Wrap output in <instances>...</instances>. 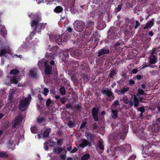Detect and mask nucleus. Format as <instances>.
I'll return each mask as SVG.
<instances>
[{"instance_id":"393cba45","label":"nucleus","mask_w":160,"mask_h":160,"mask_svg":"<svg viewBox=\"0 0 160 160\" xmlns=\"http://www.w3.org/2000/svg\"><path fill=\"white\" fill-rule=\"evenodd\" d=\"M129 88H124L121 90H118V95L121 94H124L125 93L127 92L128 91Z\"/></svg>"},{"instance_id":"864d4df0","label":"nucleus","mask_w":160,"mask_h":160,"mask_svg":"<svg viewBox=\"0 0 160 160\" xmlns=\"http://www.w3.org/2000/svg\"><path fill=\"white\" fill-rule=\"evenodd\" d=\"M121 44L119 42H117L115 45V48L116 50H117V49L120 47L121 46Z\"/></svg>"},{"instance_id":"ea45409f","label":"nucleus","mask_w":160,"mask_h":160,"mask_svg":"<svg viewBox=\"0 0 160 160\" xmlns=\"http://www.w3.org/2000/svg\"><path fill=\"white\" fill-rule=\"evenodd\" d=\"M98 146L101 150H103L104 149V147L102 142L101 141H99L98 143Z\"/></svg>"},{"instance_id":"13d9d810","label":"nucleus","mask_w":160,"mask_h":160,"mask_svg":"<svg viewBox=\"0 0 160 160\" xmlns=\"http://www.w3.org/2000/svg\"><path fill=\"white\" fill-rule=\"evenodd\" d=\"M80 8L83 9H86L87 8L88 6L87 5H85L83 6H81L79 7V8Z\"/></svg>"},{"instance_id":"a18cd8bd","label":"nucleus","mask_w":160,"mask_h":160,"mask_svg":"<svg viewBox=\"0 0 160 160\" xmlns=\"http://www.w3.org/2000/svg\"><path fill=\"white\" fill-rule=\"evenodd\" d=\"M86 135L88 139H89L90 140H92L93 136L91 133H86Z\"/></svg>"},{"instance_id":"f257e3e1","label":"nucleus","mask_w":160,"mask_h":160,"mask_svg":"<svg viewBox=\"0 0 160 160\" xmlns=\"http://www.w3.org/2000/svg\"><path fill=\"white\" fill-rule=\"evenodd\" d=\"M29 17L31 18H33L34 19L32 20L31 22V27L34 29V31L30 33L31 36L34 35L35 31H37V32L39 33L40 32V29H44L46 23H39V22L41 20V17L35 13H31Z\"/></svg>"},{"instance_id":"603ef678","label":"nucleus","mask_w":160,"mask_h":160,"mask_svg":"<svg viewBox=\"0 0 160 160\" xmlns=\"http://www.w3.org/2000/svg\"><path fill=\"white\" fill-rule=\"evenodd\" d=\"M44 121V118H38L37 119V121L38 123H42Z\"/></svg>"},{"instance_id":"4c0bfd02","label":"nucleus","mask_w":160,"mask_h":160,"mask_svg":"<svg viewBox=\"0 0 160 160\" xmlns=\"http://www.w3.org/2000/svg\"><path fill=\"white\" fill-rule=\"evenodd\" d=\"M50 128L47 129L46 130L43 134V136L44 138L47 137L49 134V133L50 132Z\"/></svg>"},{"instance_id":"4d7b16f0","label":"nucleus","mask_w":160,"mask_h":160,"mask_svg":"<svg viewBox=\"0 0 160 160\" xmlns=\"http://www.w3.org/2000/svg\"><path fill=\"white\" fill-rule=\"evenodd\" d=\"M66 101V99L65 98H60V101L62 103L64 104Z\"/></svg>"},{"instance_id":"69168bd1","label":"nucleus","mask_w":160,"mask_h":160,"mask_svg":"<svg viewBox=\"0 0 160 160\" xmlns=\"http://www.w3.org/2000/svg\"><path fill=\"white\" fill-rule=\"evenodd\" d=\"M71 107V104L70 103H68L66 105V107L67 108L69 109Z\"/></svg>"},{"instance_id":"2eb2a0df","label":"nucleus","mask_w":160,"mask_h":160,"mask_svg":"<svg viewBox=\"0 0 160 160\" xmlns=\"http://www.w3.org/2000/svg\"><path fill=\"white\" fill-rule=\"evenodd\" d=\"M102 92L103 93L106 94L107 96L110 98V100H112L114 99V96L113 95V93L110 89H109L108 88H106L103 90Z\"/></svg>"},{"instance_id":"f8f14e48","label":"nucleus","mask_w":160,"mask_h":160,"mask_svg":"<svg viewBox=\"0 0 160 160\" xmlns=\"http://www.w3.org/2000/svg\"><path fill=\"white\" fill-rule=\"evenodd\" d=\"M23 116L22 115L18 116L12 122V127L13 128H16L22 121Z\"/></svg>"},{"instance_id":"3c124183","label":"nucleus","mask_w":160,"mask_h":160,"mask_svg":"<svg viewBox=\"0 0 160 160\" xmlns=\"http://www.w3.org/2000/svg\"><path fill=\"white\" fill-rule=\"evenodd\" d=\"M122 5H118V7L117 8H116L115 9V10L117 12H118L119 11L121 8H122Z\"/></svg>"},{"instance_id":"7ed1b4c3","label":"nucleus","mask_w":160,"mask_h":160,"mask_svg":"<svg viewBox=\"0 0 160 160\" xmlns=\"http://www.w3.org/2000/svg\"><path fill=\"white\" fill-rule=\"evenodd\" d=\"M62 50L58 48L57 46H49L48 52L45 54V57L49 60L54 59L55 57L58 54H61Z\"/></svg>"},{"instance_id":"5701e85b","label":"nucleus","mask_w":160,"mask_h":160,"mask_svg":"<svg viewBox=\"0 0 160 160\" xmlns=\"http://www.w3.org/2000/svg\"><path fill=\"white\" fill-rule=\"evenodd\" d=\"M89 143L85 139H82L79 144V147L82 148H83L87 145Z\"/></svg>"},{"instance_id":"cd10ccee","label":"nucleus","mask_w":160,"mask_h":160,"mask_svg":"<svg viewBox=\"0 0 160 160\" xmlns=\"http://www.w3.org/2000/svg\"><path fill=\"white\" fill-rule=\"evenodd\" d=\"M29 74L30 76L33 78H36L37 76L36 72L35 71L32 70H31L29 71Z\"/></svg>"},{"instance_id":"58836bf2","label":"nucleus","mask_w":160,"mask_h":160,"mask_svg":"<svg viewBox=\"0 0 160 160\" xmlns=\"http://www.w3.org/2000/svg\"><path fill=\"white\" fill-rule=\"evenodd\" d=\"M94 24V22L92 21H89L88 22L87 27H91V29H92L93 28V25Z\"/></svg>"},{"instance_id":"20e7f679","label":"nucleus","mask_w":160,"mask_h":160,"mask_svg":"<svg viewBox=\"0 0 160 160\" xmlns=\"http://www.w3.org/2000/svg\"><path fill=\"white\" fill-rule=\"evenodd\" d=\"M130 148L131 146L128 144H123L117 148L111 146L108 149L107 152L110 155L112 156L116 154L117 150H119L122 153L124 152L127 149Z\"/></svg>"},{"instance_id":"a19ab883","label":"nucleus","mask_w":160,"mask_h":160,"mask_svg":"<svg viewBox=\"0 0 160 160\" xmlns=\"http://www.w3.org/2000/svg\"><path fill=\"white\" fill-rule=\"evenodd\" d=\"M49 92L48 89L45 88H44L42 91V93L45 96H46L48 95Z\"/></svg>"},{"instance_id":"c9c22d12","label":"nucleus","mask_w":160,"mask_h":160,"mask_svg":"<svg viewBox=\"0 0 160 160\" xmlns=\"http://www.w3.org/2000/svg\"><path fill=\"white\" fill-rule=\"evenodd\" d=\"M121 101H123L125 104H127L129 102L128 99L126 96L123 97L121 99Z\"/></svg>"},{"instance_id":"4be33fe9","label":"nucleus","mask_w":160,"mask_h":160,"mask_svg":"<svg viewBox=\"0 0 160 160\" xmlns=\"http://www.w3.org/2000/svg\"><path fill=\"white\" fill-rule=\"evenodd\" d=\"M148 62L150 64H155L157 62V59L153 55H151L149 57Z\"/></svg>"},{"instance_id":"e433bc0d","label":"nucleus","mask_w":160,"mask_h":160,"mask_svg":"<svg viewBox=\"0 0 160 160\" xmlns=\"http://www.w3.org/2000/svg\"><path fill=\"white\" fill-rule=\"evenodd\" d=\"M90 158V155L88 153L84 154L81 158V160H87Z\"/></svg>"},{"instance_id":"473e14b6","label":"nucleus","mask_w":160,"mask_h":160,"mask_svg":"<svg viewBox=\"0 0 160 160\" xmlns=\"http://www.w3.org/2000/svg\"><path fill=\"white\" fill-rule=\"evenodd\" d=\"M8 155L5 152L0 151V158H6L8 157Z\"/></svg>"},{"instance_id":"f03ea898","label":"nucleus","mask_w":160,"mask_h":160,"mask_svg":"<svg viewBox=\"0 0 160 160\" xmlns=\"http://www.w3.org/2000/svg\"><path fill=\"white\" fill-rule=\"evenodd\" d=\"M113 129L115 131L113 136H112L113 140H118L120 139L123 140L126 136L128 130L126 126L121 125L120 123H118Z\"/></svg>"},{"instance_id":"2f4dec72","label":"nucleus","mask_w":160,"mask_h":160,"mask_svg":"<svg viewBox=\"0 0 160 160\" xmlns=\"http://www.w3.org/2000/svg\"><path fill=\"white\" fill-rule=\"evenodd\" d=\"M144 108L143 107H141L138 108V110L141 112L140 117L141 119L143 118L142 114L143 112H144Z\"/></svg>"},{"instance_id":"de8ad7c7","label":"nucleus","mask_w":160,"mask_h":160,"mask_svg":"<svg viewBox=\"0 0 160 160\" xmlns=\"http://www.w3.org/2000/svg\"><path fill=\"white\" fill-rule=\"evenodd\" d=\"M62 150V149L61 148H58V149H54L53 152L55 153H60Z\"/></svg>"},{"instance_id":"c756f323","label":"nucleus","mask_w":160,"mask_h":160,"mask_svg":"<svg viewBox=\"0 0 160 160\" xmlns=\"http://www.w3.org/2000/svg\"><path fill=\"white\" fill-rule=\"evenodd\" d=\"M62 8L59 6H58L54 9V11L55 12L57 13H59L61 12L62 11Z\"/></svg>"},{"instance_id":"338daca9","label":"nucleus","mask_w":160,"mask_h":160,"mask_svg":"<svg viewBox=\"0 0 160 160\" xmlns=\"http://www.w3.org/2000/svg\"><path fill=\"white\" fill-rule=\"evenodd\" d=\"M13 143V140H10L8 142V144L9 145L11 146Z\"/></svg>"},{"instance_id":"e2e57ef3","label":"nucleus","mask_w":160,"mask_h":160,"mask_svg":"<svg viewBox=\"0 0 160 160\" xmlns=\"http://www.w3.org/2000/svg\"><path fill=\"white\" fill-rule=\"evenodd\" d=\"M129 83L131 85L134 84H135V82L132 79H130L129 81Z\"/></svg>"},{"instance_id":"4468645a","label":"nucleus","mask_w":160,"mask_h":160,"mask_svg":"<svg viewBox=\"0 0 160 160\" xmlns=\"http://www.w3.org/2000/svg\"><path fill=\"white\" fill-rule=\"evenodd\" d=\"M116 30L117 29H114L113 28H111L108 32V37L113 39L115 38L117 35Z\"/></svg>"},{"instance_id":"aec40b11","label":"nucleus","mask_w":160,"mask_h":160,"mask_svg":"<svg viewBox=\"0 0 160 160\" xmlns=\"http://www.w3.org/2000/svg\"><path fill=\"white\" fill-rule=\"evenodd\" d=\"M1 28L0 29V34L3 37H5L7 36V31L5 27L0 25Z\"/></svg>"},{"instance_id":"7c9ffc66","label":"nucleus","mask_w":160,"mask_h":160,"mask_svg":"<svg viewBox=\"0 0 160 160\" xmlns=\"http://www.w3.org/2000/svg\"><path fill=\"white\" fill-rule=\"evenodd\" d=\"M159 127L157 124L154 125L152 127V131L155 132H158L159 131Z\"/></svg>"},{"instance_id":"052dcab7","label":"nucleus","mask_w":160,"mask_h":160,"mask_svg":"<svg viewBox=\"0 0 160 160\" xmlns=\"http://www.w3.org/2000/svg\"><path fill=\"white\" fill-rule=\"evenodd\" d=\"M87 122H83L82 124H81L80 126V129H81L82 128H83L86 125Z\"/></svg>"},{"instance_id":"8fccbe9b","label":"nucleus","mask_w":160,"mask_h":160,"mask_svg":"<svg viewBox=\"0 0 160 160\" xmlns=\"http://www.w3.org/2000/svg\"><path fill=\"white\" fill-rule=\"evenodd\" d=\"M66 153H62L60 155V158L62 160H65L66 159Z\"/></svg>"},{"instance_id":"09e8293b","label":"nucleus","mask_w":160,"mask_h":160,"mask_svg":"<svg viewBox=\"0 0 160 160\" xmlns=\"http://www.w3.org/2000/svg\"><path fill=\"white\" fill-rule=\"evenodd\" d=\"M51 103V101L50 99H48L46 102V105L48 107H49L50 104Z\"/></svg>"},{"instance_id":"c03bdc74","label":"nucleus","mask_w":160,"mask_h":160,"mask_svg":"<svg viewBox=\"0 0 160 160\" xmlns=\"http://www.w3.org/2000/svg\"><path fill=\"white\" fill-rule=\"evenodd\" d=\"M116 74V72L114 70H113L112 71L110 74H109V77L111 78L113 77Z\"/></svg>"},{"instance_id":"5fc2aeb1","label":"nucleus","mask_w":160,"mask_h":160,"mask_svg":"<svg viewBox=\"0 0 160 160\" xmlns=\"http://www.w3.org/2000/svg\"><path fill=\"white\" fill-rule=\"evenodd\" d=\"M140 23L138 21H136L135 22V25L134 26V28L136 29L139 26Z\"/></svg>"},{"instance_id":"6e6552de","label":"nucleus","mask_w":160,"mask_h":160,"mask_svg":"<svg viewBox=\"0 0 160 160\" xmlns=\"http://www.w3.org/2000/svg\"><path fill=\"white\" fill-rule=\"evenodd\" d=\"M31 98L30 94H29L28 97L21 100L20 101L19 109L22 111L26 110L29 105Z\"/></svg>"},{"instance_id":"6ab92c4d","label":"nucleus","mask_w":160,"mask_h":160,"mask_svg":"<svg viewBox=\"0 0 160 160\" xmlns=\"http://www.w3.org/2000/svg\"><path fill=\"white\" fill-rule=\"evenodd\" d=\"M71 54L72 57L78 58L82 55V52L81 51L77 49L74 50L72 53Z\"/></svg>"},{"instance_id":"774afa93","label":"nucleus","mask_w":160,"mask_h":160,"mask_svg":"<svg viewBox=\"0 0 160 160\" xmlns=\"http://www.w3.org/2000/svg\"><path fill=\"white\" fill-rule=\"evenodd\" d=\"M136 78L138 80H140L142 78V76L140 75H138L136 77Z\"/></svg>"},{"instance_id":"bb28decb","label":"nucleus","mask_w":160,"mask_h":160,"mask_svg":"<svg viewBox=\"0 0 160 160\" xmlns=\"http://www.w3.org/2000/svg\"><path fill=\"white\" fill-rule=\"evenodd\" d=\"M100 12L97 11V10L92 11L90 13L89 15L92 17H94L95 16H98L99 15Z\"/></svg>"},{"instance_id":"49530a36","label":"nucleus","mask_w":160,"mask_h":160,"mask_svg":"<svg viewBox=\"0 0 160 160\" xmlns=\"http://www.w3.org/2000/svg\"><path fill=\"white\" fill-rule=\"evenodd\" d=\"M68 126L70 128H72L75 126V123L74 122L72 121H71L68 122Z\"/></svg>"},{"instance_id":"423d86ee","label":"nucleus","mask_w":160,"mask_h":160,"mask_svg":"<svg viewBox=\"0 0 160 160\" xmlns=\"http://www.w3.org/2000/svg\"><path fill=\"white\" fill-rule=\"evenodd\" d=\"M19 71L16 69H14L11 70L10 72L11 77L10 82L9 83L6 84L10 85L12 83L17 84L20 80V78L17 75L19 73Z\"/></svg>"},{"instance_id":"0eeeda50","label":"nucleus","mask_w":160,"mask_h":160,"mask_svg":"<svg viewBox=\"0 0 160 160\" xmlns=\"http://www.w3.org/2000/svg\"><path fill=\"white\" fill-rule=\"evenodd\" d=\"M48 63L49 62L48 60L43 58L39 61L38 63V65L40 68H41L43 65H44L45 73L47 74H50L52 70L51 67L49 65Z\"/></svg>"},{"instance_id":"f704fd0d","label":"nucleus","mask_w":160,"mask_h":160,"mask_svg":"<svg viewBox=\"0 0 160 160\" xmlns=\"http://www.w3.org/2000/svg\"><path fill=\"white\" fill-rule=\"evenodd\" d=\"M71 50H72L71 49H70L69 50H66L64 51L63 52V55L65 57H66V58L68 57L69 56V54L68 53L69 52H71Z\"/></svg>"},{"instance_id":"39448f33","label":"nucleus","mask_w":160,"mask_h":160,"mask_svg":"<svg viewBox=\"0 0 160 160\" xmlns=\"http://www.w3.org/2000/svg\"><path fill=\"white\" fill-rule=\"evenodd\" d=\"M143 93L144 92L141 89H138V93L137 94V96L135 95L132 96L129 103V105L131 106L134 105L135 107H137L139 104V101L142 102L143 99L142 98H140L138 96V94L141 95L143 94Z\"/></svg>"},{"instance_id":"f3484780","label":"nucleus","mask_w":160,"mask_h":160,"mask_svg":"<svg viewBox=\"0 0 160 160\" xmlns=\"http://www.w3.org/2000/svg\"><path fill=\"white\" fill-rule=\"evenodd\" d=\"M11 51L9 46L6 47L5 49H3L1 50L0 49V56L5 55L7 53L11 54Z\"/></svg>"},{"instance_id":"72a5a7b5","label":"nucleus","mask_w":160,"mask_h":160,"mask_svg":"<svg viewBox=\"0 0 160 160\" xmlns=\"http://www.w3.org/2000/svg\"><path fill=\"white\" fill-rule=\"evenodd\" d=\"M31 130L32 132L33 133H36L37 132L38 128L37 127L34 125L31 127Z\"/></svg>"},{"instance_id":"412c9836","label":"nucleus","mask_w":160,"mask_h":160,"mask_svg":"<svg viewBox=\"0 0 160 160\" xmlns=\"http://www.w3.org/2000/svg\"><path fill=\"white\" fill-rule=\"evenodd\" d=\"M105 27V22L102 20L98 22L97 24V28L99 30L103 29Z\"/></svg>"},{"instance_id":"1a4fd4ad","label":"nucleus","mask_w":160,"mask_h":160,"mask_svg":"<svg viewBox=\"0 0 160 160\" xmlns=\"http://www.w3.org/2000/svg\"><path fill=\"white\" fill-rule=\"evenodd\" d=\"M37 42H36L35 44H34L33 43L30 44L28 43L26 45V44L23 43L21 46L19 48L18 50L19 51H26L27 50H33L35 49L37 46Z\"/></svg>"},{"instance_id":"a211bd4d","label":"nucleus","mask_w":160,"mask_h":160,"mask_svg":"<svg viewBox=\"0 0 160 160\" xmlns=\"http://www.w3.org/2000/svg\"><path fill=\"white\" fill-rule=\"evenodd\" d=\"M99 111L98 109L95 107L93 108L92 110V114L95 121H97L98 120V113Z\"/></svg>"},{"instance_id":"79ce46f5","label":"nucleus","mask_w":160,"mask_h":160,"mask_svg":"<svg viewBox=\"0 0 160 160\" xmlns=\"http://www.w3.org/2000/svg\"><path fill=\"white\" fill-rule=\"evenodd\" d=\"M60 92L61 94L63 95H64L66 93L65 88L63 87H62L60 90Z\"/></svg>"},{"instance_id":"ddd939ff","label":"nucleus","mask_w":160,"mask_h":160,"mask_svg":"<svg viewBox=\"0 0 160 160\" xmlns=\"http://www.w3.org/2000/svg\"><path fill=\"white\" fill-rule=\"evenodd\" d=\"M49 39L51 41H55L58 44H60L62 42V38L60 35H51L49 36Z\"/></svg>"},{"instance_id":"0e129e2a","label":"nucleus","mask_w":160,"mask_h":160,"mask_svg":"<svg viewBox=\"0 0 160 160\" xmlns=\"http://www.w3.org/2000/svg\"><path fill=\"white\" fill-rule=\"evenodd\" d=\"M72 28L70 27H68L67 30L69 32H71L72 31Z\"/></svg>"},{"instance_id":"bf43d9fd","label":"nucleus","mask_w":160,"mask_h":160,"mask_svg":"<svg viewBox=\"0 0 160 160\" xmlns=\"http://www.w3.org/2000/svg\"><path fill=\"white\" fill-rule=\"evenodd\" d=\"M48 143L47 142H45L44 144V149L46 150H47L48 149Z\"/></svg>"},{"instance_id":"9d476101","label":"nucleus","mask_w":160,"mask_h":160,"mask_svg":"<svg viewBox=\"0 0 160 160\" xmlns=\"http://www.w3.org/2000/svg\"><path fill=\"white\" fill-rule=\"evenodd\" d=\"M16 91L14 89H11L9 91V98L8 100L7 104L9 107H11L13 104V101H14V97H16L17 95H14Z\"/></svg>"},{"instance_id":"dca6fc26","label":"nucleus","mask_w":160,"mask_h":160,"mask_svg":"<svg viewBox=\"0 0 160 160\" xmlns=\"http://www.w3.org/2000/svg\"><path fill=\"white\" fill-rule=\"evenodd\" d=\"M109 52L110 51L109 48L105 47L99 51L98 56V57H100L103 54H108Z\"/></svg>"},{"instance_id":"c85d7f7f","label":"nucleus","mask_w":160,"mask_h":160,"mask_svg":"<svg viewBox=\"0 0 160 160\" xmlns=\"http://www.w3.org/2000/svg\"><path fill=\"white\" fill-rule=\"evenodd\" d=\"M153 22L152 21H150L147 23L145 26L144 27V29H146L150 28L153 26Z\"/></svg>"},{"instance_id":"9b49d317","label":"nucleus","mask_w":160,"mask_h":160,"mask_svg":"<svg viewBox=\"0 0 160 160\" xmlns=\"http://www.w3.org/2000/svg\"><path fill=\"white\" fill-rule=\"evenodd\" d=\"M75 29L78 32H81L83 29L84 23L82 21H76L74 23Z\"/></svg>"},{"instance_id":"a878e982","label":"nucleus","mask_w":160,"mask_h":160,"mask_svg":"<svg viewBox=\"0 0 160 160\" xmlns=\"http://www.w3.org/2000/svg\"><path fill=\"white\" fill-rule=\"evenodd\" d=\"M70 34L69 33H66V34H63L62 36V42H65L68 40L70 38Z\"/></svg>"},{"instance_id":"6e6d98bb","label":"nucleus","mask_w":160,"mask_h":160,"mask_svg":"<svg viewBox=\"0 0 160 160\" xmlns=\"http://www.w3.org/2000/svg\"><path fill=\"white\" fill-rule=\"evenodd\" d=\"M50 64L52 66L55 68L56 66V64L55 63V62L53 60H51L50 62Z\"/></svg>"},{"instance_id":"37998d69","label":"nucleus","mask_w":160,"mask_h":160,"mask_svg":"<svg viewBox=\"0 0 160 160\" xmlns=\"http://www.w3.org/2000/svg\"><path fill=\"white\" fill-rule=\"evenodd\" d=\"M118 105H119L118 102V100H116L112 105L111 108L114 109L115 108V107H117Z\"/></svg>"},{"instance_id":"680f3d73","label":"nucleus","mask_w":160,"mask_h":160,"mask_svg":"<svg viewBox=\"0 0 160 160\" xmlns=\"http://www.w3.org/2000/svg\"><path fill=\"white\" fill-rule=\"evenodd\" d=\"M78 149L76 148H73L70 151L71 153H74L77 152Z\"/></svg>"},{"instance_id":"b1692460","label":"nucleus","mask_w":160,"mask_h":160,"mask_svg":"<svg viewBox=\"0 0 160 160\" xmlns=\"http://www.w3.org/2000/svg\"><path fill=\"white\" fill-rule=\"evenodd\" d=\"M112 113L111 114V116L113 119H115L117 118L118 116V111L114 109L113 108H111Z\"/></svg>"}]
</instances>
